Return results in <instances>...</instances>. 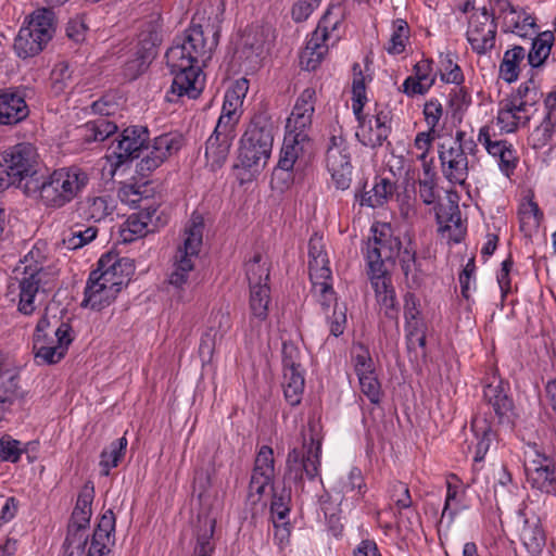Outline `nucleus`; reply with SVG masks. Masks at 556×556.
<instances>
[{"instance_id": "obj_48", "label": "nucleus", "mask_w": 556, "mask_h": 556, "mask_svg": "<svg viewBox=\"0 0 556 556\" xmlns=\"http://www.w3.org/2000/svg\"><path fill=\"white\" fill-rule=\"evenodd\" d=\"M74 77L73 72L66 62H59L54 65L50 74V88L51 91L59 96L67 89L73 88Z\"/></svg>"}, {"instance_id": "obj_24", "label": "nucleus", "mask_w": 556, "mask_h": 556, "mask_svg": "<svg viewBox=\"0 0 556 556\" xmlns=\"http://www.w3.org/2000/svg\"><path fill=\"white\" fill-rule=\"evenodd\" d=\"M116 201L110 195H87L77 202L78 216L89 223H101L112 216Z\"/></svg>"}, {"instance_id": "obj_31", "label": "nucleus", "mask_w": 556, "mask_h": 556, "mask_svg": "<svg viewBox=\"0 0 556 556\" xmlns=\"http://www.w3.org/2000/svg\"><path fill=\"white\" fill-rule=\"evenodd\" d=\"M399 258L408 288L420 287L424 281V273L420 268V263L417 261L416 250L412 247L410 242L403 249Z\"/></svg>"}, {"instance_id": "obj_64", "label": "nucleus", "mask_w": 556, "mask_h": 556, "mask_svg": "<svg viewBox=\"0 0 556 556\" xmlns=\"http://www.w3.org/2000/svg\"><path fill=\"white\" fill-rule=\"evenodd\" d=\"M556 125L552 124L551 122L544 118L543 122L532 131L530 136L533 148L539 149L544 147L552 138L553 128Z\"/></svg>"}, {"instance_id": "obj_13", "label": "nucleus", "mask_w": 556, "mask_h": 556, "mask_svg": "<svg viewBox=\"0 0 556 556\" xmlns=\"http://www.w3.org/2000/svg\"><path fill=\"white\" fill-rule=\"evenodd\" d=\"M331 278L315 279L311 278L313 292L317 296L326 318L329 323V330L333 337L341 336L346 326V306L339 303L336 292L329 282Z\"/></svg>"}, {"instance_id": "obj_9", "label": "nucleus", "mask_w": 556, "mask_h": 556, "mask_svg": "<svg viewBox=\"0 0 556 556\" xmlns=\"http://www.w3.org/2000/svg\"><path fill=\"white\" fill-rule=\"evenodd\" d=\"M204 222L201 215L193 214L185 229L182 245H179L173 262V269L168 276V282L181 288L187 283L189 274L194 268V260L198 257L203 239Z\"/></svg>"}, {"instance_id": "obj_18", "label": "nucleus", "mask_w": 556, "mask_h": 556, "mask_svg": "<svg viewBox=\"0 0 556 556\" xmlns=\"http://www.w3.org/2000/svg\"><path fill=\"white\" fill-rule=\"evenodd\" d=\"M275 478L274 451L268 445L258 450L249 484V498L253 503L260 501L267 486H271Z\"/></svg>"}, {"instance_id": "obj_44", "label": "nucleus", "mask_w": 556, "mask_h": 556, "mask_svg": "<svg viewBox=\"0 0 556 556\" xmlns=\"http://www.w3.org/2000/svg\"><path fill=\"white\" fill-rule=\"evenodd\" d=\"M200 527L197 532V544L194 556H211L214 551L212 538L215 531V519L205 517L200 519Z\"/></svg>"}, {"instance_id": "obj_32", "label": "nucleus", "mask_w": 556, "mask_h": 556, "mask_svg": "<svg viewBox=\"0 0 556 556\" xmlns=\"http://www.w3.org/2000/svg\"><path fill=\"white\" fill-rule=\"evenodd\" d=\"M525 58L526 50L521 46H514L511 49L505 51L500 63V78L508 84L515 83L519 77L520 64L523 62Z\"/></svg>"}, {"instance_id": "obj_15", "label": "nucleus", "mask_w": 556, "mask_h": 556, "mask_svg": "<svg viewBox=\"0 0 556 556\" xmlns=\"http://www.w3.org/2000/svg\"><path fill=\"white\" fill-rule=\"evenodd\" d=\"M52 275L43 266L22 267V277L18 279L20 302L18 311L25 315L31 314L36 306L34 300L39 290H50Z\"/></svg>"}, {"instance_id": "obj_7", "label": "nucleus", "mask_w": 556, "mask_h": 556, "mask_svg": "<svg viewBox=\"0 0 556 556\" xmlns=\"http://www.w3.org/2000/svg\"><path fill=\"white\" fill-rule=\"evenodd\" d=\"M274 135L273 126L264 117H255L244 131L238 159L242 167L256 170L264 167L270 157Z\"/></svg>"}, {"instance_id": "obj_50", "label": "nucleus", "mask_w": 556, "mask_h": 556, "mask_svg": "<svg viewBox=\"0 0 556 556\" xmlns=\"http://www.w3.org/2000/svg\"><path fill=\"white\" fill-rule=\"evenodd\" d=\"M353 112L359 123H362V112L364 108V102L366 100V88H365V78L362 73L361 66L358 63L353 65Z\"/></svg>"}, {"instance_id": "obj_59", "label": "nucleus", "mask_w": 556, "mask_h": 556, "mask_svg": "<svg viewBox=\"0 0 556 556\" xmlns=\"http://www.w3.org/2000/svg\"><path fill=\"white\" fill-rule=\"evenodd\" d=\"M434 210L440 230H450L451 225L448 220H451V218L458 219L459 207L454 201L448 200L447 203H439Z\"/></svg>"}, {"instance_id": "obj_58", "label": "nucleus", "mask_w": 556, "mask_h": 556, "mask_svg": "<svg viewBox=\"0 0 556 556\" xmlns=\"http://www.w3.org/2000/svg\"><path fill=\"white\" fill-rule=\"evenodd\" d=\"M24 452L25 448L22 447V443L18 440L10 435H3L0 439V459L2 462L16 463Z\"/></svg>"}, {"instance_id": "obj_12", "label": "nucleus", "mask_w": 556, "mask_h": 556, "mask_svg": "<svg viewBox=\"0 0 556 556\" xmlns=\"http://www.w3.org/2000/svg\"><path fill=\"white\" fill-rule=\"evenodd\" d=\"M402 242L399 237L391 233V228L387 225L382 226L379 233L375 229L372 239H369L365 257L367 262L368 275H387L384 266L386 261H394L402 253Z\"/></svg>"}, {"instance_id": "obj_29", "label": "nucleus", "mask_w": 556, "mask_h": 556, "mask_svg": "<svg viewBox=\"0 0 556 556\" xmlns=\"http://www.w3.org/2000/svg\"><path fill=\"white\" fill-rule=\"evenodd\" d=\"M265 38L262 30H247L242 35L239 54L244 60L249 70H255L261 65L265 51Z\"/></svg>"}, {"instance_id": "obj_63", "label": "nucleus", "mask_w": 556, "mask_h": 556, "mask_svg": "<svg viewBox=\"0 0 556 556\" xmlns=\"http://www.w3.org/2000/svg\"><path fill=\"white\" fill-rule=\"evenodd\" d=\"M220 340L222 339H219V331L216 330L215 326H211L202 334L200 346H199L200 355L203 357L211 358L215 351L217 341H220Z\"/></svg>"}, {"instance_id": "obj_22", "label": "nucleus", "mask_w": 556, "mask_h": 556, "mask_svg": "<svg viewBox=\"0 0 556 556\" xmlns=\"http://www.w3.org/2000/svg\"><path fill=\"white\" fill-rule=\"evenodd\" d=\"M113 146V153L115 154L119 164L138 159L143 153L144 144L149 140V130L143 126H130L123 130Z\"/></svg>"}, {"instance_id": "obj_60", "label": "nucleus", "mask_w": 556, "mask_h": 556, "mask_svg": "<svg viewBox=\"0 0 556 556\" xmlns=\"http://www.w3.org/2000/svg\"><path fill=\"white\" fill-rule=\"evenodd\" d=\"M289 502L290 493L283 491L279 495L274 494L270 505L273 522H285V520H288L290 511Z\"/></svg>"}, {"instance_id": "obj_27", "label": "nucleus", "mask_w": 556, "mask_h": 556, "mask_svg": "<svg viewBox=\"0 0 556 556\" xmlns=\"http://www.w3.org/2000/svg\"><path fill=\"white\" fill-rule=\"evenodd\" d=\"M314 98L315 90L306 88L292 110L291 116L288 118L287 128L292 132H305V129L312 123V116L314 113Z\"/></svg>"}, {"instance_id": "obj_43", "label": "nucleus", "mask_w": 556, "mask_h": 556, "mask_svg": "<svg viewBox=\"0 0 556 556\" xmlns=\"http://www.w3.org/2000/svg\"><path fill=\"white\" fill-rule=\"evenodd\" d=\"M245 273L250 287L268 286L269 263L264 260L261 253H255L245 264Z\"/></svg>"}, {"instance_id": "obj_35", "label": "nucleus", "mask_w": 556, "mask_h": 556, "mask_svg": "<svg viewBox=\"0 0 556 556\" xmlns=\"http://www.w3.org/2000/svg\"><path fill=\"white\" fill-rule=\"evenodd\" d=\"M488 153L497 159L501 172L510 177L518 164V156L511 143L506 140H496L488 147Z\"/></svg>"}, {"instance_id": "obj_49", "label": "nucleus", "mask_w": 556, "mask_h": 556, "mask_svg": "<svg viewBox=\"0 0 556 556\" xmlns=\"http://www.w3.org/2000/svg\"><path fill=\"white\" fill-rule=\"evenodd\" d=\"M342 8L340 4L330 5L318 22L314 35L328 40L330 34L338 28L342 21Z\"/></svg>"}, {"instance_id": "obj_2", "label": "nucleus", "mask_w": 556, "mask_h": 556, "mask_svg": "<svg viewBox=\"0 0 556 556\" xmlns=\"http://www.w3.org/2000/svg\"><path fill=\"white\" fill-rule=\"evenodd\" d=\"M509 387L503 381L489 383L484 388V403L472 418L471 428L479 440L475 462H481L491 444L496 440L498 426L510 427L515 416L514 401L508 394Z\"/></svg>"}, {"instance_id": "obj_4", "label": "nucleus", "mask_w": 556, "mask_h": 556, "mask_svg": "<svg viewBox=\"0 0 556 556\" xmlns=\"http://www.w3.org/2000/svg\"><path fill=\"white\" fill-rule=\"evenodd\" d=\"M115 515L112 509L104 511L94 529L90 543L86 534L87 527L68 525L67 535L64 541L67 556H109V544L114 542Z\"/></svg>"}, {"instance_id": "obj_16", "label": "nucleus", "mask_w": 556, "mask_h": 556, "mask_svg": "<svg viewBox=\"0 0 556 556\" xmlns=\"http://www.w3.org/2000/svg\"><path fill=\"white\" fill-rule=\"evenodd\" d=\"M525 471L533 489L546 494L556 492V465L549 456L534 447L533 455H529L525 462Z\"/></svg>"}, {"instance_id": "obj_57", "label": "nucleus", "mask_w": 556, "mask_h": 556, "mask_svg": "<svg viewBox=\"0 0 556 556\" xmlns=\"http://www.w3.org/2000/svg\"><path fill=\"white\" fill-rule=\"evenodd\" d=\"M407 349L415 350L414 338L417 337V344L419 348L426 346V326L421 318L405 320Z\"/></svg>"}, {"instance_id": "obj_19", "label": "nucleus", "mask_w": 556, "mask_h": 556, "mask_svg": "<svg viewBox=\"0 0 556 556\" xmlns=\"http://www.w3.org/2000/svg\"><path fill=\"white\" fill-rule=\"evenodd\" d=\"M72 327L68 323H61L54 331L56 343H47L45 337L36 334L33 350L35 357L43 364L52 365L59 363L66 354L73 341Z\"/></svg>"}, {"instance_id": "obj_56", "label": "nucleus", "mask_w": 556, "mask_h": 556, "mask_svg": "<svg viewBox=\"0 0 556 556\" xmlns=\"http://www.w3.org/2000/svg\"><path fill=\"white\" fill-rule=\"evenodd\" d=\"M408 38V25L403 20L395 22L394 30L386 47L387 51L391 54H400L405 50V41Z\"/></svg>"}, {"instance_id": "obj_51", "label": "nucleus", "mask_w": 556, "mask_h": 556, "mask_svg": "<svg viewBox=\"0 0 556 556\" xmlns=\"http://www.w3.org/2000/svg\"><path fill=\"white\" fill-rule=\"evenodd\" d=\"M440 75L446 84L460 85L464 81V74L451 53L440 55Z\"/></svg>"}, {"instance_id": "obj_28", "label": "nucleus", "mask_w": 556, "mask_h": 556, "mask_svg": "<svg viewBox=\"0 0 556 556\" xmlns=\"http://www.w3.org/2000/svg\"><path fill=\"white\" fill-rule=\"evenodd\" d=\"M375 290L380 312L389 319H397L399 309L395 301V291L388 275H368Z\"/></svg>"}, {"instance_id": "obj_45", "label": "nucleus", "mask_w": 556, "mask_h": 556, "mask_svg": "<svg viewBox=\"0 0 556 556\" xmlns=\"http://www.w3.org/2000/svg\"><path fill=\"white\" fill-rule=\"evenodd\" d=\"M269 286L250 287V309L253 317L263 321L268 316Z\"/></svg>"}, {"instance_id": "obj_8", "label": "nucleus", "mask_w": 556, "mask_h": 556, "mask_svg": "<svg viewBox=\"0 0 556 556\" xmlns=\"http://www.w3.org/2000/svg\"><path fill=\"white\" fill-rule=\"evenodd\" d=\"M37 150L30 143H18L0 155V191L10 186L22 187L25 180H34Z\"/></svg>"}, {"instance_id": "obj_47", "label": "nucleus", "mask_w": 556, "mask_h": 556, "mask_svg": "<svg viewBox=\"0 0 556 556\" xmlns=\"http://www.w3.org/2000/svg\"><path fill=\"white\" fill-rule=\"evenodd\" d=\"M387 115L382 112L377 114L374 117L375 125L369 126L368 134L365 135L363 132V139H361V142L364 146L370 147V148H377L382 146V143L387 140L390 128L387 126Z\"/></svg>"}, {"instance_id": "obj_11", "label": "nucleus", "mask_w": 556, "mask_h": 556, "mask_svg": "<svg viewBox=\"0 0 556 556\" xmlns=\"http://www.w3.org/2000/svg\"><path fill=\"white\" fill-rule=\"evenodd\" d=\"M321 442L303 437L301 447H294L287 456L286 478L293 481L303 489L304 478L313 480L318 476L320 466Z\"/></svg>"}, {"instance_id": "obj_61", "label": "nucleus", "mask_w": 556, "mask_h": 556, "mask_svg": "<svg viewBox=\"0 0 556 556\" xmlns=\"http://www.w3.org/2000/svg\"><path fill=\"white\" fill-rule=\"evenodd\" d=\"M361 391L366 395L372 404H378L381 400V386L377 375L372 374L358 378Z\"/></svg>"}, {"instance_id": "obj_52", "label": "nucleus", "mask_w": 556, "mask_h": 556, "mask_svg": "<svg viewBox=\"0 0 556 556\" xmlns=\"http://www.w3.org/2000/svg\"><path fill=\"white\" fill-rule=\"evenodd\" d=\"M85 127L89 132L88 139L93 141H103L117 130V126L105 117L88 122Z\"/></svg>"}, {"instance_id": "obj_33", "label": "nucleus", "mask_w": 556, "mask_h": 556, "mask_svg": "<svg viewBox=\"0 0 556 556\" xmlns=\"http://www.w3.org/2000/svg\"><path fill=\"white\" fill-rule=\"evenodd\" d=\"M327 53V40L312 34L300 55V64L306 71H315Z\"/></svg>"}, {"instance_id": "obj_5", "label": "nucleus", "mask_w": 556, "mask_h": 556, "mask_svg": "<svg viewBox=\"0 0 556 556\" xmlns=\"http://www.w3.org/2000/svg\"><path fill=\"white\" fill-rule=\"evenodd\" d=\"M243 102L225 94L222 114L213 134L205 143V156L213 169L220 168L226 162L232 141L236 137V126L241 117Z\"/></svg>"}, {"instance_id": "obj_39", "label": "nucleus", "mask_w": 556, "mask_h": 556, "mask_svg": "<svg viewBox=\"0 0 556 556\" xmlns=\"http://www.w3.org/2000/svg\"><path fill=\"white\" fill-rule=\"evenodd\" d=\"M553 43L554 34L552 31H543L533 39L531 50L527 55L528 63L532 68H538L545 63Z\"/></svg>"}, {"instance_id": "obj_46", "label": "nucleus", "mask_w": 556, "mask_h": 556, "mask_svg": "<svg viewBox=\"0 0 556 556\" xmlns=\"http://www.w3.org/2000/svg\"><path fill=\"white\" fill-rule=\"evenodd\" d=\"M539 98V90L534 85L533 77H531L528 81L521 84L515 92L503 100L511 101V103L530 111V109L538 103Z\"/></svg>"}, {"instance_id": "obj_26", "label": "nucleus", "mask_w": 556, "mask_h": 556, "mask_svg": "<svg viewBox=\"0 0 556 556\" xmlns=\"http://www.w3.org/2000/svg\"><path fill=\"white\" fill-rule=\"evenodd\" d=\"M530 111L511 103L508 100H501L498 103V111L496 123L502 132L513 134L519 127H525L530 122Z\"/></svg>"}, {"instance_id": "obj_25", "label": "nucleus", "mask_w": 556, "mask_h": 556, "mask_svg": "<svg viewBox=\"0 0 556 556\" xmlns=\"http://www.w3.org/2000/svg\"><path fill=\"white\" fill-rule=\"evenodd\" d=\"M29 114L24 96L12 89L0 90V125L13 126Z\"/></svg>"}, {"instance_id": "obj_42", "label": "nucleus", "mask_w": 556, "mask_h": 556, "mask_svg": "<svg viewBox=\"0 0 556 556\" xmlns=\"http://www.w3.org/2000/svg\"><path fill=\"white\" fill-rule=\"evenodd\" d=\"M127 443V439L122 437L113 441L108 448L101 452L99 465L102 476H109L110 470L118 466L125 455Z\"/></svg>"}, {"instance_id": "obj_30", "label": "nucleus", "mask_w": 556, "mask_h": 556, "mask_svg": "<svg viewBox=\"0 0 556 556\" xmlns=\"http://www.w3.org/2000/svg\"><path fill=\"white\" fill-rule=\"evenodd\" d=\"M308 258L309 278H331L323 237L317 233L313 235L308 241Z\"/></svg>"}, {"instance_id": "obj_53", "label": "nucleus", "mask_w": 556, "mask_h": 556, "mask_svg": "<svg viewBox=\"0 0 556 556\" xmlns=\"http://www.w3.org/2000/svg\"><path fill=\"white\" fill-rule=\"evenodd\" d=\"M520 538L523 545L531 554H538L545 545V535L538 525H527L521 531Z\"/></svg>"}, {"instance_id": "obj_3", "label": "nucleus", "mask_w": 556, "mask_h": 556, "mask_svg": "<svg viewBox=\"0 0 556 556\" xmlns=\"http://www.w3.org/2000/svg\"><path fill=\"white\" fill-rule=\"evenodd\" d=\"M89 184V175L80 167L71 166L53 170L41 182L27 180L23 189L26 195L36 193L46 207L61 208L72 202Z\"/></svg>"}, {"instance_id": "obj_41", "label": "nucleus", "mask_w": 556, "mask_h": 556, "mask_svg": "<svg viewBox=\"0 0 556 556\" xmlns=\"http://www.w3.org/2000/svg\"><path fill=\"white\" fill-rule=\"evenodd\" d=\"M304 377L301 369L283 370V393L290 405L300 404L304 391Z\"/></svg>"}, {"instance_id": "obj_21", "label": "nucleus", "mask_w": 556, "mask_h": 556, "mask_svg": "<svg viewBox=\"0 0 556 556\" xmlns=\"http://www.w3.org/2000/svg\"><path fill=\"white\" fill-rule=\"evenodd\" d=\"M160 42L161 39L157 31L153 29L141 31L139 35L136 58L128 61L125 65L126 76L130 79H135L143 73L156 56Z\"/></svg>"}, {"instance_id": "obj_62", "label": "nucleus", "mask_w": 556, "mask_h": 556, "mask_svg": "<svg viewBox=\"0 0 556 556\" xmlns=\"http://www.w3.org/2000/svg\"><path fill=\"white\" fill-rule=\"evenodd\" d=\"M390 496L400 509L409 508L413 504L408 486L400 481L392 483Z\"/></svg>"}, {"instance_id": "obj_54", "label": "nucleus", "mask_w": 556, "mask_h": 556, "mask_svg": "<svg viewBox=\"0 0 556 556\" xmlns=\"http://www.w3.org/2000/svg\"><path fill=\"white\" fill-rule=\"evenodd\" d=\"M148 224L149 223L142 218V215L138 213L129 215L122 229L124 241H134L137 237L147 235L150 231Z\"/></svg>"}, {"instance_id": "obj_1", "label": "nucleus", "mask_w": 556, "mask_h": 556, "mask_svg": "<svg viewBox=\"0 0 556 556\" xmlns=\"http://www.w3.org/2000/svg\"><path fill=\"white\" fill-rule=\"evenodd\" d=\"M195 21L197 17H193L184 37L176 38L166 51V63L174 75L166 93L168 102H178L184 97L197 99L203 90L200 74L218 45L219 28L210 21Z\"/></svg>"}, {"instance_id": "obj_10", "label": "nucleus", "mask_w": 556, "mask_h": 556, "mask_svg": "<svg viewBox=\"0 0 556 556\" xmlns=\"http://www.w3.org/2000/svg\"><path fill=\"white\" fill-rule=\"evenodd\" d=\"M53 20L54 14L49 9L31 14L28 24L21 27L14 40V50L20 58H33L43 50L55 31Z\"/></svg>"}, {"instance_id": "obj_38", "label": "nucleus", "mask_w": 556, "mask_h": 556, "mask_svg": "<svg viewBox=\"0 0 556 556\" xmlns=\"http://www.w3.org/2000/svg\"><path fill=\"white\" fill-rule=\"evenodd\" d=\"M395 192V185L388 178H376L371 190L363 193L361 205L370 207L382 206Z\"/></svg>"}, {"instance_id": "obj_20", "label": "nucleus", "mask_w": 556, "mask_h": 556, "mask_svg": "<svg viewBox=\"0 0 556 556\" xmlns=\"http://www.w3.org/2000/svg\"><path fill=\"white\" fill-rule=\"evenodd\" d=\"M99 270L91 271L81 305L94 311L109 306L121 292L116 283L110 280V275H98Z\"/></svg>"}, {"instance_id": "obj_34", "label": "nucleus", "mask_w": 556, "mask_h": 556, "mask_svg": "<svg viewBox=\"0 0 556 556\" xmlns=\"http://www.w3.org/2000/svg\"><path fill=\"white\" fill-rule=\"evenodd\" d=\"M307 135L303 131L292 132L290 130L283 140V144L280 151V156L277 165V169L290 172L292 170L294 163L299 156L301 150L300 143L306 140Z\"/></svg>"}, {"instance_id": "obj_36", "label": "nucleus", "mask_w": 556, "mask_h": 556, "mask_svg": "<svg viewBox=\"0 0 556 556\" xmlns=\"http://www.w3.org/2000/svg\"><path fill=\"white\" fill-rule=\"evenodd\" d=\"M520 230L528 238L538 232L543 219V213L533 200H528L520 204L518 210Z\"/></svg>"}, {"instance_id": "obj_37", "label": "nucleus", "mask_w": 556, "mask_h": 556, "mask_svg": "<svg viewBox=\"0 0 556 556\" xmlns=\"http://www.w3.org/2000/svg\"><path fill=\"white\" fill-rule=\"evenodd\" d=\"M326 163L329 172L352 166L346 142L342 137L332 136L326 152Z\"/></svg>"}, {"instance_id": "obj_17", "label": "nucleus", "mask_w": 556, "mask_h": 556, "mask_svg": "<svg viewBox=\"0 0 556 556\" xmlns=\"http://www.w3.org/2000/svg\"><path fill=\"white\" fill-rule=\"evenodd\" d=\"M486 8H482L480 12H476L470 16L467 29V40L472 50L478 54H485L495 46L496 24Z\"/></svg>"}, {"instance_id": "obj_55", "label": "nucleus", "mask_w": 556, "mask_h": 556, "mask_svg": "<svg viewBox=\"0 0 556 556\" xmlns=\"http://www.w3.org/2000/svg\"><path fill=\"white\" fill-rule=\"evenodd\" d=\"M354 369L358 378L376 374L369 351L362 344L353 350Z\"/></svg>"}, {"instance_id": "obj_23", "label": "nucleus", "mask_w": 556, "mask_h": 556, "mask_svg": "<svg viewBox=\"0 0 556 556\" xmlns=\"http://www.w3.org/2000/svg\"><path fill=\"white\" fill-rule=\"evenodd\" d=\"M96 270H99L98 275L109 274L110 280L122 291L128 285L135 267L130 258L109 252L100 257Z\"/></svg>"}, {"instance_id": "obj_6", "label": "nucleus", "mask_w": 556, "mask_h": 556, "mask_svg": "<svg viewBox=\"0 0 556 556\" xmlns=\"http://www.w3.org/2000/svg\"><path fill=\"white\" fill-rule=\"evenodd\" d=\"M478 149L472 138H467L463 130H457L438 146L439 160L443 176L453 185H465L469 173L468 155H473Z\"/></svg>"}, {"instance_id": "obj_14", "label": "nucleus", "mask_w": 556, "mask_h": 556, "mask_svg": "<svg viewBox=\"0 0 556 556\" xmlns=\"http://www.w3.org/2000/svg\"><path fill=\"white\" fill-rule=\"evenodd\" d=\"M180 148L181 139L172 134L161 135L154 138L152 143L148 141L143 148L146 154L136 165L137 173L142 177H148Z\"/></svg>"}, {"instance_id": "obj_40", "label": "nucleus", "mask_w": 556, "mask_h": 556, "mask_svg": "<svg viewBox=\"0 0 556 556\" xmlns=\"http://www.w3.org/2000/svg\"><path fill=\"white\" fill-rule=\"evenodd\" d=\"M94 496L93 486L85 485L78 494L76 506L72 513L71 523L78 525V527L89 526L91 518V504Z\"/></svg>"}]
</instances>
